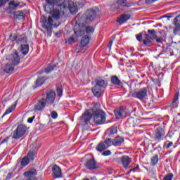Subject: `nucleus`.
<instances>
[{
	"mask_svg": "<svg viewBox=\"0 0 180 180\" xmlns=\"http://www.w3.org/2000/svg\"><path fill=\"white\" fill-rule=\"evenodd\" d=\"M20 5V2L11 0L8 3V6L6 9V13L8 15H13L15 20H23L26 18L25 10L13 11L18 6Z\"/></svg>",
	"mask_w": 180,
	"mask_h": 180,
	"instance_id": "nucleus-1",
	"label": "nucleus"
},
{
	"mask_svg": "<svg viewBox=\"0 0 180 180\" xmlns=\"http://www.w3.org/2000/svg\"><path fill=\"white\" fill-rule=\"evenodd\" d=\"M91 119H93L95 124H103L106 122V113L101 110L98 103L95 104L91 108Z\"/></svg>",
	"mask_w": 180,
	"mask_h": 180,
	"instance_id": "nucleus-2",
	"label": "nucleus"
},
{
	"mask_svg": "<svg viewBox=\"0 0 180 180\" xmlns=\"http://www.w3.org/2000/svg\"><path fill=\"white\" fill-rule=\"evenodd\" d=\"M20 63V56L17 51H15L13 54H11L8 58V63L6 65L4 68V72L6 74H12L13 70H15V67L18 65Z\"/></svg>",
	"mask_w": 180,
	"mask_h": 180,
	"instance_id": "nucleus-3",
	"label": "nucleus"
},
{
	"mask_svg": "<svg viewBox=\"0 0 180 180\" xmlns=\"http://www.w3.org/2000/svg\"><path fill=\"white\" fill-rule=\"evenodd\" d=\"M89 12V10H87L86 12V15H87V17L82 25V27L78 31H75V34L77 36V37H81L82 34H88L91 33V25H89L91 23V16L88 15Z\"/></svg>",
	"mask_w": 180,
	"mask_h": 180,
	"instance_id": "nucleus-4",
	"label": "nucleus"
},
{
	"mask_svg": "<svg viewBox=\"0 0 180 180\" xmlns=\"http://www.w3.org/2000/svg\"><path fill=\"white\" fill-rule=\"evenodd\" d=\"M81 6H82V0H75V2L68 1L67 4L63 5V9L68 8L72 15H75Z\"/></svg>",
	"mask_w": 180,
	"mask_h": 180,
	"instance_id": "nucleus-5",
	"label": "nucleus"
},
{
	"mask_svg": "<svg viewBox=\"0 0 180 180\" xmlns=\"http://www.w3.org/2000/svg\"><path fill=\"white\" fill-rule=\"evenodd\" d=\"M96 85L92 88L91 91L96 98H101L102 95V88L106 86V82L102 79H96Z\"/></svg>",
	"mask_w": 180,
	"mask_h": 180,
	"instance_id": "nucleus-6",
	"label": "nucleus"
},
{
	"mask_svg": "<svg viewBox=\"0 0 180 180\" xmlns=\"http://www.w3.org/2000/svg\"><path fill=\"white\" fill-rule=\"evenodd\" d=\"M56 96H57V94H56V91L53 90L46 91L41 96L48 106L54 105V102H56Z\"/></svg>",
	"mask_w": 180,
	"mask_h": 180,
	"instance_id": "nucleus-7",
	"label": "nucleus"
},
{
	"mask_svg": "<svg viewBox=\"0 0 180 180\" xmlns=\"http://www.w3.org/2000/svg\"><path fill=\"white\" fill-rule=\"evenodd\" d=\"M148 34L144 35L143 44L146 46H151V43L155 39H157V32L154 30H148Z\"/></svg>",
	"mask_w": 180,
	"mask_h": 180,
	"instance_id": "nucleus-8",
	"label": "nucleus"
},
{
	"mask_svg": "<svg viewBox=\"0 0 180 180\" xmlns=\"http://www.w3.org/2000/svg\"><path fill=\"white\" fill-rule=\"evenodd\" d=\"M53 22L54 21L53 20V18H51V16L48 17V19L46 18H42L41 23L43 29H45L47 33H50V32H51Z\"/></svg>",
	"mask_w": 180,
	"mask_h": 180,
	"instance_id": "nucleus-9",
	"label": "nucleus"
},
{
	"mask_svg": "<svg viewBox=\"0 0 180 180\" xmlns=\"http://www.w3.org/2000/svg\"><path fill=\"white\" fill-rule=\"evenodd\" d=\"M25 133H26V126L20 124L16 129L14 130L12 138L15 139V140H18L20 139V137H22V136H25Z\"/></svg>",
	"mask_w": 180,
	"mask_h": 180,
	"instance_id": "nucleus-10",
	"label": "nucleus"
},
{
	"mask_svg": "<svg viewBox=\"0 0 180 180\" xmlns=\"http://www.w3.org/2000/svg\"><path fill=\"white\" fill-rule=\"evenodd\" d=\"M148 92L147 89L142 88L137 91L133 92L131 96L133 98H136V99H139L140 101H143V99L147 98Z\"/></svg>",
	"mask_w": 180,
	"mask_h": 180,
	"instance_id": "nucleus-11",
	"label": "nucleus"
},
{
	"mask_svg": "<svg viewBox=\"0 0 180 180\" xmlns=\"http://www.w3.org/2000/svg\"><path fill=\"white\" fill-rule=\"evenodd\" d=\"M110 146H112V139H107L104 141H101L100 143H98L96 150L97 151L102 153V151H105V150L109 148Z\"/></svg>",
	"mask_w": 180,
	"mask_h": 180,
	"instance_id": "nucleus-12",
	"label": "nucleus"
},
{
	"mask_svg": "<svg viewBox=\"0 0 180 180\" xmlns=\"http://www.w3.org/2000/svg\"><path fill=\"white\" fill-rule=\"evenodd\" d=\"M46 106H47V104L44 101V98H42V97L41 96L34 104V109L37 112H41L44 110Z\"/></svg>",
	"mask_w": 180,
	"mask_h": 180,
	"instance_id": "nucleus-13",
	"label": "nucleus"
},
{
	"mask_svg": "<svg viewBox=\"0 0 180 180\" xmlns=\"http://www.w3.org/2000/svg\"><path fill=\"white\" fill-rule=\"evenodd\" d=\"M165 136V131L162 127L157 128L153 133V139L157 141H161Z\"/></svg>",
	"mask_w": 180,
	"mask_h": 180,
	"instance_id": "nucleus-14",
	"label": "nucleus"
},
{
	"mask_svg": "<svg viewBox=\"0 0 180 180\" xmlns=\"http://www.w3.org/2000/svg\"><path fill=\"white\" fill-rule=\"evenodd\" d=\"M131 158L129 157L128 155H123L120 158V164H122V167L124 168V169H127V168H129L130 164H131Z\"/></svg>",
	"mask_w": 180,
	"mask_h": 180,
	"instance_id": "nucleus-15",
	"label": "nucleus"
},
{
	"mask_svg": "<svg viewBox=\"0 0 180 180\" xmlns=\"http://www.w3.org/2000/svg\"><path fill=\"white\" fill-rule=\"evenodd\" d=\"M81 122L83 124L91 123V110H86L81 117Z\"/></svg>",
	"mask_w": 180,
	"mask_h": 180,
	"instance_id": "nucleus-16",
	"label": "nucleus"
},
{
	"mask_svg": "<svg viewBox=\"0 0 180 180\" xmlns=\"http://www.w3.org/2000/svg\"><path fill=\"white\" fill-rule=\"evenodd\" d=\"M52 174L53 178L55 179L63 178V173L61 172V168L57 165H54L52 167Z\"/></svg>",
	"mask_w": 180,
	"mask_h": 180,
	"instance_id": "nucleus-17",
	"label": "nucleus"
},
{
	"mask_svg": "<svg viewBox=\"0 0 180 180\" xmlns=\"http://www.w3.org/2000/svg\"><path fill=\"white\" fill-rule=\"evenodd\" d=\"M114 113L117 119H122V117H124V108L123 107L117 108L114 110Z\"/></svg>",
	"mask_w": 180,
	"mask_h": 180,
	"instance_id": "nucleus-18",
	"label": "nucleus"
},
{
	"mask_svg": "<svg viewBox=\"0 0 180 180\" xmlns=\"http://www.w3.org/2000/svg\"><path fill=\"white\" fill-rule=\"evenodd\" d=\"M124 139L123 137H121L120 136L115 137L111 141V143L112 146H122V143H124Z\"/></svg>",
	"mask_w": 180,
	"mask_h": 180,
	"instance_id": "nucleus-19",
	"label": "nucleus"
},
{
	"mask_svg": "<svg viewBox=\"0 0 180 180\" xmlns=\"http://www.w3.org/2000/svg\"><path fill=\"white\" fill-rule=\"evenodd\" d=\"M129 19H130V15L122 14L117 19V22L120 25H122V23H126Z\"/></svg>",
	"mask_w": 180,
	"mask_h": 180,
	"instance_id": "nucleus-20",
	"label": "nucleus"
},
{
	"mask_svg": "<svg viewBox=\"0 0 180 180\" xmlns=\"http://www.w3.org/2000/svg\"><path fill=\"white\" fill-rule=\"evenodd\" d=\"M90 40L89 36L84 35L80 41V47H86L89 44Z\"/></svg>",
	"mask_w": 180,
	"mask_h": 180,
	"instance_id": "nucleus-21",
	"label": "nucleus"
},
{
	"mask_svg": "<svg viewBox=\"0 0 180 180\" xmlns=\"http://www.w3.org/2000/svg\"><path fill=\"white\" fill-rule=\"evenodd\" d=\"M91 20H95V19H96V16L99 15V8L97 7L92 8L91 10Z\"/></svg>",
	"mask_w": 180,
	"mask_h": 180,
	"instance_id": "nucleus-22",
	"label": "nucleus"
},
{
	"mask_svg": "<svg viewBox=\"0 0 180 180\" xmlns=\"http://www.w3.org/2000/svg\"><path fill=\"white\" fill-rule=\"evenodd\" d=\"M111 83L116 86H120L122 85V82L116 75L111 77Z\"/></svg>",
	"mask_w": 180,
	"mask_h": 180,
	"instance_id": "nucleus-23",
	"label": "nucleus"
},
{
	"mask_svg": "<svg viewBox=\"0 0 180 180\" xmlns=\"http://www.w3.org/2000/svg\"><path fill=\"white\" fill-rule=\"evenodd\" d=\"M117 4L120 6H126L127 8H130L133 5V3H127V0H117Z\"/></svg>",
	"mask_w": 180,
	"mask_h": 180,
	"instance_id": "nucleus-24",
	"label": "nucleus"
},
{
	"mask_svg": "<svg viewBox=\"0 0 180 180\" xmlns=\"http://www.w3.org/2000/svg\"><path fill=\"white\" fill-rule=\"evenodd\" d=\"M84 160H85L86 164L84 165V167L87 168V169H91V155H86Z\"/></svg>",
	"mask_w": 180,
	"mask_h": 180,
	"instance_id": "nucleus-25",
	"label": "nucleus"
},
{
	"mask_svg": "<svg viewBox=\"0 0 180 180\" xmlns=\"http://www.w3.org/2000/svg\"><path fill=\"white\" fill-rule=\"evenodd\" d=\"M56 2V6H58L60 9H63L64 8L63 5H67L68 1L67 0H55Z\"/></svg>",
	"mask_w": 180,
	"mask_h": 180,
	"instance_id": "nucleus-26",
	"label": "nucleus"
},
{
	"mask_svg": "<svg viewBox=\"0 0 180 180\" xmlns=\"http://www.w3.org/2000/svg\"><path fill=\"white\" fill-rule=\"evenodd\" d=\"M101 168V165L96 161H95V159L91 160V169H98Z\"/></svg>",
	"mask_w": 180,
	"mask_h": 180,
	"instance_id": "nucleus-27",
	"label": "nucleus"
},
{
	"mask_svg": "<svg viewBox=\"0 0 180 180\" xmlns=\"http://www.w3.org/2000/svg\"><path fill=\"white\" fill-rule=\"evenodd\" d=\"M20 51L23 56H26L29 53V44H22Z\"/></svg>",
	"mask_w": 180,
	"mask_h": 180,
	"instance_id": "nucleus-28",
	"label": "nucleus"
},
{
	"mask_svg": "<svg viewBox=\"0 0 180 180\" xmlns=\"http://www.w3.org/2000/svg\"><path fill=\"white\" fill-rule=\"evenodd\" d=\"M46 79L47 78L45 77H39L35 82L37 86H41L43 84H44V81H46Z\"/></svg>",
	"mask_w": 180,
	"mask_h": 180,
	"instance_id": "nucleus-29",
	"label": "nucleus"
},
{
	"mask_svg": "<svg viewBox=\"0 0 180 180\" xmlns=\"http://www.w3.org/2000/svg\"><path fill=\"white\" fill-rule=\"evenodd\" d=\"M32 175H37V171L35 169H31L30 171L24 172L25 176H32Z\"/></svg>",
	"mask_w": 180,
	"mask_h": 180,
	"instance_id": "nucleus-30",
	"label": "nucleus"
},
{
	"mask_svg": "<svg viewBox=\"0 0 180 180\" xmlns=\"http://www.w3.org/2000/svg\"><path fill=\"white\" fill-rule=\"evenodd\" d=\"M36 155L37 153L35 151H30L26 157L30 161H34V158L36 157Z\"/></svg>",
	"mask_w": 180,
	"mask_h": 180,
	"instance_id": "nucleus-31",
	"label": "nucleus"
},
{
	"mask_svg": "<svg viewBox=\"0 0 180 180\" xmlns=\"http://www.w3.org/2000/svg\"><path fill=\"white\" fill-rule=\"evenodd\" d=\"M158 155H153L150 159V164L152 167H155L156 164H158Z\"/></svg>",
	"mask_w": 180,
	"mask_h": 180,
	"instance_id": "nucleus-32",
	"label": "nucleus"
},
{
	"mask_svg": "<svg viewBox=\"0 0 180 180\" xmlns=\"http://www.w3.org/2000/svg\"><path fill=\"white\" fill-rule=\"evenodd\" d=\"M51 15L54 18V19H60V10L53 9V11L51 13Z\"/></svg>",
	"mask_w": 180,
	"mask_h": 180,
	"instance_id": "nucleus-33",
	"label": "nucleus"
},
{
	"mask_svg": "<svg viewBox=\"0 0 180 180\" xmlns=\"http://www.w3.org/2000/svg\"><path fill=\"white\" fill-rule=\"evenodd\" d=\"M174 24L175 25V26H176L177 27L174 30V32H176L177 29H179V27H180V15H177L174 20Z\"/></svg>",
	"mask_w": 180,
	"mask_h": 180,
	"instance_id": "nucleus-34",
	"label": "nucleus"
},
{
	"mask_svg": "<svg viewBox=\"0 0 180 180\" xmlns=\"http://www.w3.org/2000/svg\"><path fill=\"white\" fill-rule=\"evenodd\" d=\"M126 124L127 126H129V127H134L135 123H134V118L129 117L127 119Z\"/></svg>",
	"mask_w": 180,
	"mask_h": 180,
	"instance_id": "nucleus-35",
	"label": "nucleus"
},
{
	"mask_svg": "<svg viewBox=\"0 0 180 180\" xmlns=\"http://www.w3.org/2000/svg\"><path fill=\"white\" fill-rule=\"evenodd\" d=\"M30 162V160H29V158H27L26 156L22 158L21 160V165L22 167H26L27 165H29V163Z\"/></svg>",
	"mask_w": 180,
	"mask_h": 180,
	"instance_id": "nucleus-36",
	"label": "nucleus"
},
{
	"mask_svg": "<svg viewBox=\"0 0 180 180\" xmlns=\"http://www.w3.org/2000/svg\"><path fill=\"white\" fill-rule=\"evenodd\" d=\"M16 108V105H11L9 108H8L3 116H6V115H9V113H11V112H13V110Z\"/></svg>",
	"mask_w": 180,
	"mask_h": 180,
	"instance_id": "nucleus-37",
	"label": "nucleus"
},
{
	"mask_svg": "<svg viewBox=\"0 0 180 180\" xmlns=\"http://www.w3.org/2000/svg\"><path fill=\"white\" fill-rule=\"evenodd\" d=\"M56 65H50L46 68H45V72L46 74H49V72H51V71H53L56 68Z\"/></svg>",
	"mask_w": 180,
	"mask_h": 180,
	"instance_id": "nucleus-38",
	"label": "nucleus"
},
{
	"mask_svg": "<svg viewBox=\"0 0 180 180\" xmlns=\"http://www.w3.org/2000/svg\"><path fill=\"white\" fill-rule=\"evenodd\" d=\"M18 43H26L27 41V38L25 36H19L17 39Z\"/></svg>",
	"mask_w": 180,
	"mask_h": 180,
	"instance_id": "nucleus-39",
	"label": "nucleus"
},
{
	"mask_svg": "<svg viewBox=\"0 0 180 180\" xmlns=\"http://www.w3.org/2000/svg\"><path fill=\"white\" fill-rule=\"evenodd\" d=\"M47 5H49L51 8H53L54 5H57V3L56 2V0H45Z\"/></svg>",
	"mask_w": 180,
	"mask_h": 180,
	"instance_id": "nucleus-40",
	"label": "nucleus"
},
{
	"mask_svg": "<svg viewBox=\"0 0 180 180\" xmlns=\"http://www.w3.org/2000/svg\"><path fill=\"white\" fill-rule=\"evenodd\" d=\"M57 94L59 98L63 96V87H61V86L57 87Z\"/></svg>",
	"mask_w": 180,
	"mask_h": 180,
	"instance_id": "nucleus-41",
	"label": "nucleus"
},
{
	"mask_svg": "<svg viewBox=\"0 0 180 180\" xmlns=\"http://www.w3.org/2000/svg\"><path fill=\"white\" fill-rule=\"evenodd\" d=\"M18 37H18V35H16L15 34H13L10 35L9 39H10L11 41H18Z\"/></svg>",
	"mask_w": 180,
	"mask_h": 180,
	"instance_id": "nucleus-42",
	"label": "nucleus"
},
{
	"mask_svg": "<svg viewBox=\"0 0 180 180\" xmlns=\"http://www.w3.org/2000/svg\"><path fill=\"white\" fill-rule=\"evenodd\" d=\"M174 174L172 173L167 174L163 179V180H172Z\"/></svg>",
	"mask_w": 180,
	"mask_h": 180,
	"instance_id": "nucleus-43",
	"label": "nucleus"
},
{
	"mask_svg": "<svg viewBox=\"0 0 180 180\" xmlns=\"http://www.w3.org/2000/svg\"><path fill=\"white\" fill-rule=\"evenodd\" d=\"M108 130L110 131V135L116 134V133H117V128H110Z\"/></svg>",
	"mask_w": 180,
	"mask_h": 180,
	"instance_id": "nucleus-44",
	"label": "nucleus"
},
{
	"mask_svg": "<svg viewBox=\"0 0 180 180\" xmlns=\"http://www.w3.org/2000/svg\"><path fill=\"white\" fill-rule=\"evenodd\" d=\"M66 43H68V44H72L73 43H75V40L74 39V37H71L66 41Z\"/></svg>",
	"mask_w": 180,
	"mask_h": 180,
	"instance_id": "nucleus-45",
	"label": "nucleus"
},
{
	"mask_svg": "<svg viewBox=\"0 0 180 180\" xmlns=\"http://www.w3.org/2000/svg\"><path fill=\"white\" fill-rule=\"evenodd\" d=\"M51 116L52 119H57V117H58V114H57V112L56 111H52L51 112Z\"/></svg>",
	"mask_w": 180,
	"mask_h": 180,
	"instance_id": "nucleus-46",
	"label": "nucleus"
},
{
	"mask_svg": "<svg viewBox=\"0 0 180 180\" xmlns=\"http://www.w3.org/2000/svg\"><path fill=\"white\" fill-rule=\"evenodd\" d=\"M178 98H179V92H176L175 96H174V98L172 101V103H175L176 102V101H178Z\"/></svg>",
	"mask_w": 180,
	"mask_h": 180,
	"instance_id": "nucleus-47",
	"label": "nucleus"
},
{
	"mask_svg": "<svg viewBox=\"0 0 180 180\" xmlns=\"http://www.w3.org/2000/svg\"><path fill=\"white\" fill-rule=\"evenodd\" d=\"M139 169V165H137L136 167H134V168L131 169L128 172V174H130V172H136V171H137V169Z\"/></svg>",
	"mask_w": 180,
	"mask_h": 180,
	"instance_id": "nucleus-48",
	"label": "nucleus"
},
{
	"mask_svg": "<svg viewBox=\"0 0 180 180\" xmlns=\"http://www.w3.org/2000/svg\"><path fill=\"white\" fill-rule=\"evenodd\" d=\"M9 139H11V137L9 136L6 137L4 139H3L1 141L0 144H5V143H8V141H9Z\"/></svg>",
	"mask_w": 180,
	"mask_h": 180,
	"instance_id": "nucleus-49",
	"label": "nucleus"
},
{
	"mask_svg": "<svg viewBox=\"0 0 180 180\" xmlns=\"http://www.w3.org/2000/svg\"><path fill=\"white\" fill-rule=\"evenodd\" d=\"M155 1H157V0H146L145 3L146 5H151V4H154Z\"/></svg>",
	"mask_w": 180,
	"mask_h": 180,
	"instance_id": "nucleus-50",
	"label": "nucleus"
},
{
	"mask_svg": "<svg viewBox=\"0 0 180 180\" xmlns=\"http://www.w3.org/2000/svg\"><path fill=\"white\" fill-rule=\"evenodd\" d=\"M110 154H112V152H110V150H105L102 153V155L107 156V155H110Z\"/></svg>",
	"mask_w": 180,
	"mask_h": 180,
	"instance_id": "nucleus-51",
	"label": "nucleus"
},
{
	"mask_svg": "<svg viewBox=\"0 0 180 180\" xmlns=\"http://www.w3.org/2000/svg\"><path fill=\"white\" fill-rule=\"evenodd\" d=\"M136 37L139 41H141L143 39V35L141 34H139L136 35Z\"/></svg>",
	"mask_w": 180,
	"mask_h": 180,
	"instance_id": "nucleus-52",
	"label": "nucleus"
},
{
	"mask_svg": "<svg viewBox=\"0 0 180 180\" xmlns=\"http://www.w3.org/2000/svg\"><path fill=\"white\" fill-rule=\"evenodd\" d=\"M5 4H6V0H0V8L4 6Z\"/></svg>",
	"mask_w": 180,
	"mask_h": 180,
	"instance_id": "nucleus-53",
	"label": "nucleus"
},
{
	"mask_svg": "<svg viewBox=\"0 0 180 180\" xmlns=\"http://www.w3.org/2000/svg\"><path fill=\"white\" fill-rule=\"evenodd\" d=\"M35 116H32V117L28 118L27 122L28 123H33V120H34Z\"/></svg>",
	"mask_w": 180,
	"mask_h": 180,
	"instance_id": "nucleus-54",
	"label": "nucleus"
},
{
	"mask_svg": "<svg viewBox=\"0 0 180 180\" xmlns=\"http://www.w3.org/2000/svg\"><path fill=\"white\" fill-rule=\"evenodd\" d=\"M12 175L13 174L12 173H8L6 177V180H9L12 178Z\"/></svg>",
	"mask_w": 180,
	"mask_h": 180,
	"instance_id": "nucleus-55",
	"label": "nucleus"
},
{
	"mask_svg": "<svg viewBox=\"0 0 180 180\" xmlns=\"http://www.w3.org/2000/svg\"><path fill=\"white\" fill-rule=\"evenodd\" d=\"M112 44H113V41H109V43H108V49H112Z\"/></svg>",
	"mask_w": 180,
	"mask_h": 180,
	"instance_id": "nucleus-56",
	"label": "nucleus"
},
{
	"mask_svg": "<svg viewBox=\"0 0 180 180\" xmlns=\"http://www.w3.org/2000/svg\"><path fill=\"white\" fill-rule=\"evenodd\" d=\"M172 146H174V143L169 142V143L166 146V148H169V147H172Z\"/></svg>",
	"mask_w": 180,
	"mask_h": 180,
	"instance_id": "nucleus-57",
	"label": "nucleus"
},
{
	"mask_svg": "<svg viewBox=\"0 0 180 180\" xmlns=\"http://www.w3.org/2000/svg\"><path fill=\"white\" fill-rule=\"evenodd\" d=\"M56 37H57L58 39H59V37H61V33L60 32H58L55 34Z\"/></svg>",
	"mask_w": 180,
	"mask_h": 180,
	"instance_id": "nucleus-58",
	"label": "nucleus"
},
{
	"mask_svg": "<svg viewBox=\"0 0 180 180\" xmlns=\"http://www.w3.org/2000/svg\"><path fill=\"white\" fill-rule=\"evenodd\" d=\"M161 40H162L161 38H156V42L157 43H161Z\"/></svg>",
	"mask_w": 180,
	"mask_h": 180,
	"instance_id": "nucleus-59",
	"label": "nucleus"
},
{
	"mask_svg": "<svg viewBox=\"0 0 180 180\" xmlns=\"http://www.w3.org/2000/svg\"><path fill=\"white\" fill-rule=\"evenodd\" d=\"M95 32V28L91 27V33H94Z\"/></svg>",
	"mask_w": 180,
	"mask_h": 180,
	"instance_id": "nucleus-60",
	"label": "nucleus"
},
{
	"mask_svg": "<svg viewBox=\"0 0 180 180\" xmlns=\"http://www.w3.org/2000/svg\"><path fill=\"white\" fill-rule=\"evenodd\" d=\"M83 180H90L89 179H84Z\"/></svg>",
	"mask_w": 180,
	"mask_h": 180,
	"instance_id": "nucleus-61",
	"label": "nucleus"
}]
</instances>
